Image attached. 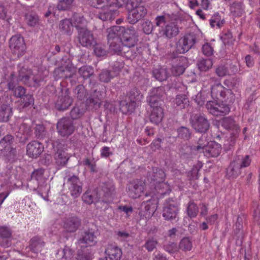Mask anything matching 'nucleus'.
Returning a JSON list of instances; mask_svg holds the SVG:
<instances>
[{
    "instance_id": "obj_43",
    "label": "nucleus",
    "mask_w": 260,
    "mask_h": 260,
    "mask_svg": "<svg viewBox=\"0 0 260 260\" xmlns=\"http://www.w3.org/2000/svg\"><path fill=\"white\" fill-rule=\"evenodd\" d=\"M78 74L80 77L84 80H86L93 75V69L90 66H84L79 69Z\"/></svg>"
},
{
    "instance_id": "obj_16",
    "label": "nucleus",
    "mask_w": 260,
    "mask_h": 260,
    "mask_svg": "<svg viewBox=\"0 0 260 260\" xmlns=\"http://www.w3.org/2000/svg\"><path fill=\"white\" fill-rule=\"evenodd\" d=\"M165 94V87L159 86L153 88L149 96L147 98V102L149 105H162L164 101L162 97Z\"/></svg>"
},
{
    "instance_id": "obj_25",
    "label": "nucleus",
    "mask_w": 260,
    "mask_h": 260,
    "mask_svg": "<svg viewBox=\"0 0 260 260\" xmlns=\"http://www.w3.org/2000/svg\"><path fill=\"white\" fill-rule=\"evenodd\" d=\"M152 109L149 116L150 121L156 124H158L164 117V110L162 105H149Z\"/></svg>"
},
{
    "instance_id": "obj_32",
    "label": "nucleus",
    "mask_w": 260,
    "mask_h": 260,
    "mask_svg": "<svg viewBox=\"0 0 260 260\" xmlns=\"http://www.w3.org/2000/svg\"><path fill=\"white\" fill-rule=\"evenodd\" d=\"M173 102L176 105L175 107L180 110L188 108L190 103L187 96L184 94L177 95Z\"/></svg>"
},
{
    "instance_id": "obj_58",
    "label": "nucleus",
    "mask_w": 260,
    "mask_h": 260,
    "mask_svg": "<svg viewBox=\"0 0 260 260\" xmlns=\"http://www.w3.org/2000/svg\"><path fill=\"white\" fill-rule=\"evenodd\" d=\"M141 25L142 30L144 34L149 35L152 32L153 26L150 21L147 19H144L142 21Z\"/></svg>"
},
{
    "instance_id": "obj_57",
    "label": "nucleus",
    "mask_w": 260,
    "mask_h": 260,
    "mask_svg": "<svg viewBox=\"0 0 260 260\" xmlns=\"http://www.w3.org/2000/svg\"><path fill=\"white\" fill-rule=\"evenodd\" d=\"M93 51L96 56L101 57L106 56L107 54V51L106 47L102 44L95 43L93 44Z\"/></svg>"
},
{
    "instance_id": "obj_48",
    "label": "nucleus",
    "mask_w": 260,
    "mask_h": 260,
    "mask_svg": "<svg viewBox=\"0 0 260 260\" xmlns=\"http://www.w3.org/2000/svg\"><path fill=\"white\" fill-rule=\"evenodd\" d=\"M116 11L114 9H108L103 10L98 15V17L103 21L112 20L114 17Z\"/></svg>"
},
{
    "instance_id": "obj_39",
    "label": "nucleus",
    "mask_w": 260,
    "mask_h": 260,
    "mask_svg": "<svg viewBox=\"0 0 260 260\" xmlns=\"http://www.w3.org/2000/svg\"><path fill=\"white\" fill-rule=\"evenodd\" d=\"M134 103L131 101H127L126 100L120 101L119 102L120 110L123 114L133 112L137 107Z\"/></svg>"
},
{
    "instance_id": "obj_36",
    "label": "nucleus",
    "mask_w": 260,
    "mask_h": 260,
    "mask_svg": "<svg viewBox=\"0 0 260 260\" xmlns=\"http://www.w3.org/2000/svg\"><path fill=\"white\" fill-rule=\"evenodd\" d=\"M218 99L224 100L225 102L230 104L233 103L235 101V96L231 89L222 86L219 92Z\"/></svg>"
},
{
    "instance_id": "obj_44",
    "label": "nucleus",
    "mask_w": 260,
    "mask_h": 260,
    "mask_svg": "<svg viewBox=\"0 0 260 260\" xmlns=\"http://www.w3.org/2000/svg\"><path fill=\"white\" fill-rule=\"evenodd\" d=\"M116 77L110 70L103 69L99 75V78L101 82L109 83L114 77Z\"/></svg>"
},
{
    "instance_id": "obj_2",
    "label": "nucleus",
    "mask_w": 260,
    "mask_h": 260,
    "mask_svg": "<svg viewBox=\"0 0 260 260\" xmlns=\"http://www.w3.org/2000/svg\"><path fill=\"white\" fill-rule=\"evenodd\" d=\"M18 79L24 85L37 88L41 86L46 75L43 72L38 71L34 73L31 69L27 67L18 66Z\"/></svg>"
},
{
    "instance_id": "obj_45",
    "label": "nucleus",
    "mask_w": 260,
    "mask_h": 260,
    "mask_svg": "<svg viewBox=\"0 0 260 260\" xmlns=\"http://www.w3.org/2000/svg\"><path fill=\"white\" fill-rule=\"evenodd\" d=\"M12 231L7 226H0V239L6 240V245L8 246L10 243V239L12 237Z\"/></svg>"
},
{
    "instance_id": "obj_42",
    "label": "nucleus",
    "mask_w": 260,
    "mask_h": 260,
    "mask_svg": "<svg viewBox=\"0 0 260 260\" xmlns=\"http://www.w3.org/2000/svg\"><path fill=\"white\" fill-rule=\"evenodd\" d=\"M4 156L6 160L9 162H14L17 156V150L13 147L5 148L4 150Z\"/></svg>"
},
{
    "instance_id": "obj_50",
    "label": "nucleus",
    "mask_w": 260,
    "mask_h": 260,
    "mask_svg": "<svg viewBox=\"0 0 260 260\" xmlns=\"http://www.w3.org/2000/svg\"><path fill=\"white\" fill-rule=\"evenodd\" d=\"M18 81H20L18 77L17 78L16 77L14 72L11 73L7 80L8 89L10 91L14 90V88L17 87Z\"/></svg>"
},
{
    "instance_id": "obj_64",
    "label": "nucleus",
    "mask_w": 260,
    "mask_h": 260,
    "mask_svg": "<svg viewBox=\"0 0 260 260\" xmlns=\"http://www.w3.org/2000/svg\"><path fill=\"white\" fill-rule=\"evenodd\" d=\"M25 19L27 24L30 26H35L39 20L38 16L32 14H26Z\"/></svg>"
},
{
    "instance_id": "obj_13",
    "label": "nucleus",
    "mask_w": 260,
    "mask_h": 260,
    "mask_svg": "<svg viewBox=\"0 0 260 260\" xmlns=\"http://www.w3.org/2000/svg\"><path fill=\"white\" fill-rule=\"evenodd\" d=\"M9 46L13 53L17 55L18 57L22 56L26 49L24 39L20 35L11 37Z\"/></svg>"
},
{
    "instance_id": "obj_14",
    "label": "nucleus",
    "mask_w": 260,
    "mask_h": 260,
    "mask_svg": "<svg viewBox=\"0 0 260 260\" xmlns=\"http://www.w3.org/2000/svg\"><path fill=\"white\" fill-rule=\"evenodd\" d=\"M206 107L210 113L216 116L226 115L230 111L229 105L223 103H218L213 101H208Z\"/></svg>"
},
{
    "instance_id": "obj_33",
    "label": "nucleus",
    "mask_w": 260,
    "mask_h": 260,
    "mask_svg": "<svg viewBox=\"0 0 260 260\" xmlns=\"http://www.w3.org/2000/svg\"><path fill=\"white\" fill-rule=\"evenodd\" d=\"M12 108L9 104H2L0 106V122L8 121L12 115Z\"/></svg>"
},
{
    "instance_id": "obj_49",
    "label": "nucleus",
    "mask_w": 260,
    "mask_h": 260,
    "mask_svg": "<svg viewBox=\"0 0 260 260\" xmlns=\"http://www.w3.org/2000/svg\"><path fill=\"white\" fill-rule=\"evenodd\" d=\"M111 0H88L89 4L93 8L102 9L106 7H112Z\"/></svg>"
},
{
    "instance_id": "obj_10",
    "label": "nucleus",
    "mask_w": 260,
    "mask_h": 260,
    "mask_svg": "<svg viewBox=\"0 0 260 260\" xmlns=\"http://www.w3.org/2000/svg\"><path fill=\"white\" fill-rule=\"evenodd\" d=\"M178 205L177 201L173 199H168L164 204L162 216L166 220H178Z\"/></svg>"
},
{
    "instance_id": "obj_54",
    "label": "nucleus",
    "mask_w": 260,
    "mask_h": 260,
    "mask_svg": "<svg viewBox=\"0 0 260 260\" xmlns=\"http://www.w3.org/2000/svg\"><path fill=\"white\" fill-rule=\"evenodd\" d=\"M230 10L233 16H241L243 11L242 3L240 2L233 3L230 7Z\"/></svg>"
},
{
    "instance_id": "obj_61",
    "label": "nucleus",
    "mask_w": 260,
    "mask_h": 260,
    "mask_svg": "<svg viewBox=\"0 0 260 260\" xmlns=\"http://www.w3.org/2000/svg\"><path fill=\"white\" fill-rule=\"evenodd\" d=\"M21 99L22 100L21 105L22 108H26L34 104V99L31 94H25Z\"/></svg>"
},
{
    "instance_id": "obj_59",
    "label": "nucleus",
    "mask_w": 260,
    "mask_h": 260,
    "mask_svg": "<svg viewBox=\"0 0 260 260\" xmlns=\"http://www.w3.org/2000/svg\"><path fill=\"white\" fill-rule=\"evenodd\" d=\"M34 129L36 136L38 139H42L45 138L47 132L43 124H36Z\"/></svg>"
},
{
    "instance_id": "obj_35",
    "label": "nucleus",
    "mask_w": 260,
    "mask_h": 260,
    "mask_svg": "<svg viewBox=\"0 0 260 260\" xmlns=\"http://www.w3.org/2000/svg\"><path fill=\"white\" fill-rule=\"evenodd\" d=\"M59 28L62 34L71 35L73 31V24L70 19H64L60 21Z\"/></svg>"
},
{
    "instance_id": "obj_9",
    "label": "nucleus",
    "mask_w": 260,
    "mask_h": 260,
    "mask_svg": "<svg viewBox=\"0 0 260 260\" xmlns=\"http://www.w3.org/2000/svg\"><path fill=\"white\" fill-rule=\"evenodd\" d=\"M64 179L66 180L68 185L71 195L74 198L79 197L82 192L83 183L80 181L79 177L69 172L66 173Z\"/></svg>"
},
{
    "instance_id": "obj_24",
    "label": "nucleus",
    "mask_w": 260,
    "mask_h": 260,
    "mask_svg": "<svg viewBox=\"0 0 260 260\" xmlns=\"http://www.w3.org/2000/svg\"><path fill=\"white\" fill-rule=\"evenodd\" d=\"M81 225V219L77 216L66 218L64 221L63 227L69 233L76 232Z\"/></svg>"
},
{
    "instance_id": "obj_38",
    "label": "nucleus",
    "mask_w": 260,
    "mask_h": 260,
    "mask_svg": "<svg viewBox=\"0 0 260 260\" xmlns=\"http://www.w3.org/2000/svg\"><path fill=\"white\" fill-rule=\"evenodd\" d=\"M19 133L22 135L20 138L19 142L25 143L28 140L31 135V128L27 124L23 123L20 126Z\"/></svg>"
},
{
    "instance_id": "obj_34",
    "label": "nucleus",
    "mask_w": 260,
    "mask_h": 260,
    "mask_svg": "<svg viewBox=\"0 0 260 260\" xmlns=\"http://www.w3.org/2000/svg\"><path fill=\"white\" fill-rule=\"evenodd\" d=\"M127 95L129 101L134 102V104L137 106H138L143 97V94L137 87H134L130 89L127 93Z\"/></svg>"
},
{
    "instance_id": "obj_15",
    "label": "nucleus",
    "mask_w": 260,
    "mask_h": 260,
    "mask_svg": "<svg viewBox=\"0 0 260 260\" xmlns=\"http://www.w3.org/2000/svg\"><path fill=\"white\" fill-rule=\"evenodd\" d=\"M145 186V182L141 180L136 179L129 182L127 186L128 195L133 199L139 198L143 192Z\"/></svg>"
},
{
    "instance_id": "obj_23",
    "label": "nucleus",
    "mask_w": 260,
    "mask_h": 260,
    "mask_svg": "<svg viewBox=\"0 0 260 260\" xmlns=\"http://www.w3.org/2000/svg\"><path fill=\"white\" fill-rule=\"evenodd\" d=\"M44 150L43 144L37 141H32L26 147V153L30 157L37 158Z\"/></svg>"
},
{
    "instance_id": "obj_47",
    "label": "nucleus",
    "mask_w": 260,
    "mask_h": 260,
    "mask_svg": "<svg viewBox=\"0 0 260 260\" xmlns=\"http://www.w3.org/2000/svg\"><path fill=\"white\" fill-rule=\"evenodd\" d=\"M177 137L184 140H188L191 136V131L187 127L180 126L177 129Z\"/></svg>"
},
{
    "instance_id": "obj_28",
    "label": "nucleus",
    "mask_w": 260,
    "mask_h": 260,
    "mask_svg": "<svg viewBox=\"0 0 260 260\" xmlns=\"http://www.w3.org/2000/svg\"><path fill=\"white\" fill-rule=\"evenodd\" d=\"M96 242V236L94 230L92 229H88L85 231L82 238L78 240L79 244H86L89 246L94 245Z\"/></svg>"
},
{
    "instance_id": "obj_31",
    "label": "nucleus",
    "mask_w": 260,
    "mask_h": 260,
    "mask_svg": "<svg viewBox=\"0 0 260 260\" xmlns=\"http://www.w3.org/2000/svg\"><path fill=\"white\" fill-rule=\"evenodd\" d=\"M153 77L157 81L162 82L167 80L170 76L168 70L166 68H154L152 71Z\"/></svg>"
},
{
    "instance_id": "obj_21",
    "label": "nucleus",
    "mask_w": 260,
    "mask_h": 260,
    "mask_svg": "<svg viewBox=\"0 0 260 260\" xmlns=\"http://www.w3.org/2000/svg\"><path fill=\"white\" fill-rule=\"evenodd\" d=\"M150 196L151 198L147 199L146 201H144L141 207V210H144L146 212L145 216L148 217L151 216L153 214L156 209V205L157 204V200L154 197H152L151 194H146V197Z\"/></svg>"
},
{
    "instance_id": "obj_8",
    "label": "nucleus",
    "mask_w": 260,
    "mask_h": 260,
    "mask_svg": "<svg viewBox=\"0 0 260 260\" xmlns=\"http://www.w3.org/2000/svg\"><path fill=\"white\" fill-rule=\"evenodd\" d=\"M198 39L196 34L190 32L180 38L176 44V52L184 54L194 47Z\"/></svg>"
},
{
    "instance_id": "obj_55",
    "label": "nucleus",
    "mask_w": 260,
    "mask_h": 260,
    "mask_svg": "<svg viewBox=\"0 0 260 260\" xmlns=\"http://www.w3.org/2000/svg\"><path fill=\"white\" fill-rule=\"evenodd\" d=\"M74 92L79 100H83L87 95V91L82 85H78L74 89Z\"/></svg>"
},
{
    "instance_id": "obj_12",
    "label": "nucleus",
    "mask_w": 260,
    "mask_h": 260,
    "mask_svg": "<svg viewBox=\"0 0 260 260\" xmlns=\"http://www.w3.org/2000/svg\"><path fill=\"white\" fill-rule=\"evenodd\" d=\"M56 128L59 135L68 137L74 133L75 127L71 119L69 117H63L58 121Z\"/></svg>"
},
{
    "instance_id": "obj_5",
    "label": "nucleus",
    "mask_w": 260,
    "mask_h": 260,
    "mask_svg": "<svg viewBox=\"0 0 260 260\" xmlns=\"http://www.w3.org/2000/svg\"><path fill=\"white\" fill-rule=\"evenodd\" d=\"M189 121L191 126L197 133L205 134L210 129V121L203 114H192L190 115Z\"/></svg>"
},
{
    "instance_id": "obj_3",
    "label": "nucleus",
    "mask_w": 260,
    "mask_h": 260,
    "mask_svg": "<svg viewBox=\"0 0 260 260\" xmlns=\"http://www.w3.org/2000/svg\"><path fill=\"white\" fill-rule=\"evenodd\" d=\"M166 177L165 172L161 169L152 168L151 171L148 172L147 174V180L150 183L158 184L155 186L158 193L165 195L169 193L171 190L168 184L164 183Z\"/></svg>"
},
{
    "instance_id": "obj_51",
    "label": "nucleus",
    "mask_w": 260,
    "mask_h": 260,
    "mask_svg": "<svg viewBox=\"0 0 260 260\" xmlns=\"http://www.w3.org/2000/svg\"><path fill=\"white\" fill-rule=\"evenodd\" d=\"M197 64L201 71L206 72L212 67L213 62L210 58L202 59L198 61Z\"/></svg>"
},
{
    "instance_id": "obj_18",
    "label": "nucleus",
    "mask_w": 260,
    "mask_h": 260,
    "mask_svg": "<svg viewBox=\"0 0 260 260\" xmlns=\"http://www.w3.org/2000/svg\"><path fill=\"white\" fill-rule=\"evenodd\" d=\"M77 39L83 47H91L95 43L93 34L87 28H81L79 30Z\"/></svg>"
},
{
    "instance_id": "obj_63",
    "label": "nucleus",
    "mask_w": 260,
    "mask_h": 260,
    "mask_svg": "<svg viewBox=\"0 0 260 260\" xmlns=\"http://www.w3.org/2000/svg\"><path fill=\"white\" fill-rule=\"evenodd\" d=\"M157 241L153 238L148 239L144 246L149 251H153L156 247Z\"/></svg>"
},
{
    "instance_id": "obj_4",
    "label": "nucleus",
    "mask_w": 260,
    "mask_h": 260,
    "mask_svg": "<svg viewBox=\"0 0 260 260\" xmlns=\"http://www.w3.org/2000/svg\"><path fill=\"white\" fill-rule=\"evenodd\" d=\"M130 33L133 35L134 42L130 45H124L122 47L121 54L128 59L133 60L137 57L142 55L145 47L143 45L135 46L139 39L138 33L133 26L132 27Z\"/></svg>"
},
{
    "instance_id": "obj_52",
    "label": "nucleus",
    "mask_w": 260,
    "mask_h": 260,
    "mask_svg": "<svg viewBox=\"0 0 260 260\" xmlns=\"http://www.w3.org/2000/svg\"><path fill=\"white\" fill-rule=\"evenodd\" d=\"M73 251L69 247L66 246L63 249L58 250L56 253L57 257L61 256V259L62 260H67L70 258L73 255Z\"/></svg>"
},
{
    "instance_id": "obj_6",
    "label": "nucleus",
    "mask_w": 260,
    "mask_h": 260,
    "mask_svg": "<svg viewBox=\"0 0 260 260\" xmlns=\"http://www.w3.org/2000/svg\"><path fill=\"white\" fill-rule=\"evenodd\" d=\"M251 159L249 156L247 155L245 157L238 156L232 162L226 169V176L229 179L236 178L241 174L240 170L249 166Z\"/></svg>"
},
{
    "instance_id": "obj_20",
    "label": "nucleus",
    "mask_w": 260,
    "mask_h": 260,
    "mask_svg": "<svg viewBox=\"0 0 260 260\" xmlns=\"http://www.w3.org/2000/svg\"><path fill=\"white\" fill-rule=\"evenodd\" d=\"M56 152L54 155L55 164L58 167V169L65 166L70 156L63 148L62 144H58L56 146Z\"/></svg>"
},
{
    "instance_id": "obj_41",
    "label": "nucleus",
    "mask_w": 260,
    "mask_h": 260,
    "mask_svg": "<svg viewBox=\"0 0 260 260\" xmlns=\"http://www.w3.org/2000/svg\"><path fill=\"white\" fill-rule=\"evenodd\" d=\"M210 143L208 137L205 134H203L199 139L197 143V146H194L193 149L198 151L203 152L205 150L206 147Z\"/></svg>"
},
{
    "instance_id": "obj_1",
    "label": "nucleus",
    "mask_w": 260,
    "mask_h": 260,
    "mask_svg": "<svg viewBox=\"0 0 260 260\" xmlns=\"http://www.w3.org/2000/svg\"><path fill=\"white\" fill-rule=\"evenodd\" d=\"M132 26L125 27L115 25L108 29V42L110 49L115 53H121L124 45H130L134 42L132 34L130 33Z\"/></svg>"
},
{
    "instance_id": "obj_26",
    "label": "nucleus",
    "mask_w": 260,
    "mask_h": 260,
    "mask_svg": "<svg viewBox=\"0 0 260 260\" xmlns=\"http://www.w3.org/2000/svg\"><path fill=\"white\" fill-rule=\"evenodd\" d=\"M105 253L110 260H120L122 256V250L115 244H108L105 250Z\"/></svg>"
},
{
    "instance_id": "obj_53",
    "label": "nucleus",
    "mask_w": 260,
    "mask_h": 260,
    "mask_svg": "<svg viewBox=\"0 0 260 260\" xmlns=\"http://www.w3.org/2000/svg\"><path fill=\"white\" fill-rule=\"evenodd\" d=\"M199 212V208L193 201H190L188 204L187 213L190 218L196 217Z\"/></svg>"
},
{
    "instance_id": "obj_7",
    "label": "nucleus",
    "mask_w": 260,
    "mask_h": 260,
    "mask_svg": "<svg viewBox=\"0 0 260 260\" xmlns=\"http://www.w3.org/2000/svg\"><path fill=\"white\" fill-rule=\"evenodd\" d=\"M221 125L225 129L232 131L231 134L230 140L227 141L226 143L224 144V146L227 149H230L236 142V139L238 138L240 132L239 126L236 124L235 120L231 117H225L220 121Z\"/></svg>"
},
{
    "instance_id": "obj_40",
    "label": "nucleus",
    "mask_w": 260,
    "mask_h": 260,
    "mask_svg": "<svg viewBox=\"0 0 260 260\" xmlns=\"http://www.w3.org/2000/svg\"><path fill=\"white\" fill-rule=\"evenodd\" d=\"M71 21L73 24V26L76 28L78 31L81 28H86L85 26L86 23V21L83 16L77 13H74L72 16Z\"/></svg>"
},
{
    "instance_id": "obj_30",
    "label": "nucleus",
    "mask_w": 260,
    "mask_h": 260,
    "mask_svg": "<svg viewBox=\"0 0 260 260\" xmlns=\"http://www.w3.org/2000/svg\"><path fill=\"white\" fill-rule=\"evenodd\" d=\"M187 60L185 57H181L179 59V62L172 64L171 68L172 73L174 76H179L185 71L187 67Z\"/></svg>"
},
{
    "instance_id": "obj_46",
    "label": "nucleus",
    "mask_w": 260,
    "mask_h": 260,
    "mask_svg": "<svg viewBox=\"0 0 260 260\" xmlns=\"http://www.w3.org/2000/svg\"><path fill=\"white\" fill-rule=\"evenodd\" d=\"M92 254L90 249L84 247L77 251V260H92Z\"/></svg>"
},
{
    "instance_id": "obj_62",
    "label": "nucleus",
    "mask_w": 260,
    "mask_h": 260,
    "mask_svg": "<svg viewBox=\"0 0 260 260\" xmlns=\"http://www.w3.org/2000/svg\"><path fill=\"white\" fill-rule=\"evenodd\" d=\"M164 250L170 254L174 253L178 251L179 247L176 243L169 242L164 245Z\"/></svg>"
},
{
    "instance_id": "obj_60",
    "label": "nucleus",
    "mask_w": 260,
    "mask_h": 260,
    "mask_svg": "<svg viewBox=\"0 0 260 260\" xmlns=\"http://www.w3.org/2000/svg\"><path fill=\"white\" fill-rule=\"evenodd\" d=\"M178 247L184 251H190L192 248V243L188 238H184L180 242Z\"/></svg>"
},
{
    "instance_id": "obj_19",
    "label": "nucleus",
    "mask_w": 260,
    "mask_h": 260,
    "mask_svg": "<svg viewBox=\"0 0 260 260\" xmlns=\"http://www.w3.org/2000/svg\"><path fill=\"white\" fill-rule=\"evenodd\" d=\"M103 195L102 201L107 204L113 202L115 193V185L112 181L103 182L101 185Z\"/></svg>"
},
{
    "instance_id": "obj_29",
    "label": "nucleus",
    "mask_w": 260,
    "mask_h": 260,
    "mask_svg": "<svg viewBox=\"0 0 260 260\" xmlns=\"http://www.w3.org/2000/svg\"><path fill=\"white\" fill-rule=\"evenodd\" d=\"M221 150V145L215 141H210V143L204 151V154L207 157H217Z\"/></svg>"
},
{
    "instance_id": "obj_17",
    "label": "nucleus",
    "mask_w": 260,
    "mask_h": 260,
    "mask_svg": "<svg viewBox=\"0 0 260 260\" xmlns=\"http://www.w3.org/2000/svg\"><path fill=\"white\" fill-rule=\"evenodd\" d=\"M128 11V13L127 19L128 22L131 24L137 23L147 14V10L143 6H139Z\"/></svg>"
},
{
    "instance_id": "obj_37",
    "label": "nucleus",
    "mask_w": 260,
    "mask_h": 260,
    "mask_svg": "<svg viewBox=\"0 0 260 260\" xmlns=\"http://www.w3.org/2000/svg\"><path fill=\"white\" fill-rule=\"evenodd\" d=\"M44 245L45 242L38 237L32 238L30 241V249L35 253L41 251Z\"/></svg>"
},
{
    "instance_id": "obj_22",
    "label": "nucleus",
    "mask_w": 260,
    "mask_h": 260,
    "mask_svg": "<svg viewBox=\"0 0 260 260\" xmlns=\"http://www.w3.org/2000/svg\"><path fill=\"white\" fill-rule=\"evenodd\" d=\"M73 67L71 64H68L55 69L53 72V76L56 80L60 78H70L72 77Z\"/></svg>"
},
{
    "instance_id": "obj_27",
    "label": "nucleus",
    "mask_w": 260,
    "mask_h": 260,
    "mask_svg": "<svg viewBox=\"0 0 260 260\" xmlns=\"http://www.w3.org/2000/svg\"><path fill=\"white\" fill-rule=\"evenodd\" d=\"M179 32L178 25L175 22H171L167 24L164 28L159 30V34L168 39L176 37Z\"/></svg>"
},
{
    "instance_id": "obj_11",
    "label": "nucleus",
    "mask_w": 260,
    "mask_h": 260,
    "mask_svg": "<svg viewBox=\"0 0 260 260\" xmlns=\"http://www.w3.org/2000/svg\"><path fill=\"white\" fill-rule=\"evenodd\" d=\"M73 99L70 95L68 88L61 89L55 103V107L59 111L67 110L72 104Z\"/></svg>"
},
{
    "instance_id": "obj_56",
    "label": "nucleus",
    "mask_w": 260,
    "mask_h": 260,
    "mask_svg": "<svg viewBox=\"0 0 260 260\" xmlns=\"http://www.w3.org/2000/svg\"><path fill=\"white\" fill-rule=\"evenodd\" d=\"M74 0H59L57 8L60 11H67L70 10L73 6Z\"/></svg>"
}]
</instances>
